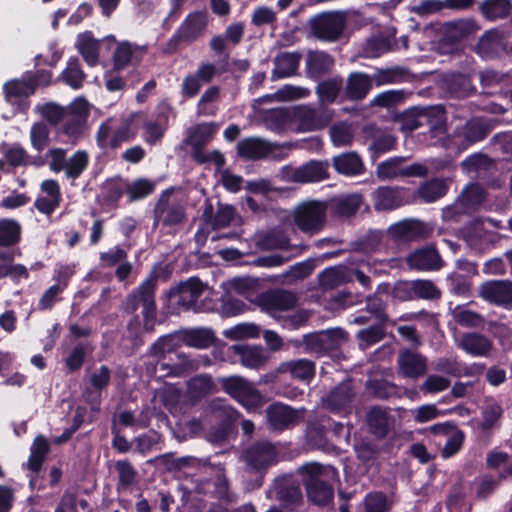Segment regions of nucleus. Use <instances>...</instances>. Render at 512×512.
Here are the masks:
<instances>
[{
    "label": "nucleus",
    "mask_w": 512,
    "mask_h": 512,
    "mask_svg": "<svg viewBox=\"0 0 512 512\" xmlns=\"http://www.w3.org/2000/svg\"><path fill=\"white\" fill-rule=\"evenodd\" d=\"M211 295L212 291L207 284L191 277L172 288L168 298L170 304L178 309L208 312L217 309V304L210 298Z\"/></svg>",
    "instance_id": "1"
},
{
    "label": "nucleus",
    "mask_w": 512,
    "mask_h": 512,
    "mask_svg": "<svg viewBox=\"0 0 512 512\" xmlns=\"http://www.w3.org/2000/svg\"><path fill=\"white\" fill-rule=\"evenodd\" d=\"M327 205L323 201L308 200L298 204L292 214L295 226L303 233L312 236L324 228Z\"/></svg>",
    "instance_id": "2"
},
{
    "label": "nucleus",
    "mask_w": 512,
    "mask_h": 512,
    "mask_svg": "<svg viewBox=\"0 0 512 512\" xmlns=\"http://www.w3.org/2000/svg\"><path fill=\"white\" fill-rule=\"evenodd\" d=\"M222 389L247 410L260 407L264 398L255 385L241 376L219 378Z\"/></svg>",
    "instance_id": "3"
},
{
    "label": "nucleus",
    "mask_w": 512,
    "mask_h": 512,
    "mask_svg": "<svg viewBox=\"0 0 512 512\" xmlns=\"http://www.w3.org/2000/svg\"><path fill=\"white\" fill-rule=\"evenodd\" d=\"M218 353L222 356V361H239L244 367L249 369L262 368L269 359V354L262 346L237 344L223 345L218 348Z\"/></svg>",
    "instance_id": "4"
},
{
    "label": "nucleus",
    "mask_w": 512,
    "mask_h": 512,
    "mask_svg": "<svg viewBox=\"0 0 512 512\" xmlns=\"http://www.w3.org/2000/svg\"><path fill=\"white\" fill-rule=\"evenodd\" d=\"M155 280L147 279L137 290L130 294L126 301V310L135 312L139 306L143 307L144 328L152 331L155 325L156 307L154 301Z\"/></svg>",
    "instance_id": "5"
},
{
    "label": "nucleus",
    "mask_w": 512,
    "mask_h": 512,
    "mask_svg": "<svg viewBox=\"0 0 512 512\" xmlns=\"http://www.w3.org/2000/svg\"><path fill=\"white\" fill-rule=\"evenodd\" d=\"M334 117L331 109L311 104L299 105L294 108L292 121L300 132H312L326 127Z\"/></svg>",
    "instance_id": "6"
},
{
    "label": "nucleus",
    "mask_w": 512,
    "mask_h": 512,
    "mask_svg": "<svg viewBox=\"0 0 512 512\" xmlns=\"http://www.w3.org/2000/svg\"><path fill=\"white\" fill-rule=\"evenodd\" d=\"M297 303L296 296L281 289H271L255 297L254 304L261 311L278 321L284 313L291 311Z\"/></svg>",
    "instance_id": "7"
},
{
    "label": "nucleus",
    "mask_w": 512,
    "mask_h": 512,
    "mask_svg": "<svg viewBox=\"0 0 512 512\" xmlns=\"http://www.w3.org/2000/svg\"><path fill=\"white\" fill-rule=\"evenodd\" d=\"M225 71L215 63L202 61L193 73L186 75L181 84V94L184 98H193L201 90L202 86L213 81Z\"/></svg>",
    "instance_id": "8"
},
{
    "label": "nucleus",
    "mask_w": 512,
    "mask_h": 512,
    "mask_svg": "<svg viewBox=\"0 0 512 512\" xmlns=\"http://www.w3.org/2000/svg\"><path fill=\"white\" fill-rule=\"evenodd\" d=\"M310 476L306 479L305 485L308 498L317 505H326L333 498V489L324 480V476L334 474L332 468H323L317 464L306 467Z\"/></svg>",
    "instance_id": "9"
},
{
    "label": "nucleus",
    "mask_w": 512,
    "mask_h": 512,
    "mask_svg": "<svg viewBox=\"0 0 512 512\" xmlns=\"http://www.w3.org/2000/svg\"><path fill=\"white\" fill-rule=\"evenodd\" d=\"M208 15L204 11L190 13L167 43L166 52L176 50L181 41L192 42L206 29Z\"/></svg>",
    "instance_id": "10"
},
{
    "label": "nucleus",
    "mask_w": 512,
    "mask_h": 512,
    "mask_svg": "<svg viewBox=\"0 0 512 512\" xmlns=\"http://www.w3.org/2000/svg\"><path fill=\"white\" fill-rule=\"evenodd\" d=\"M328 162L310 161L297 168L284 166L279 175L287 182L294 183H314L320 182L328 177Z\"/></svg>",
    "instance_id": "11"
},
{
    "label": "nucleus",
    "mask_w": 512,
    "mask_h": 512,
    "mask_svg": "<svg viewBox=\"0 0 512 512\" xmlns=\"http://www.w3.org/2000/svg\"><path fill=\"white\" fill-rule=\"evenodd\" d=\"M346 22L340 12H324L310 20L314 35L324 41H336L342 35Z\"/></svg>",
    "instance_id": "12"
},
{
    "label": "nucleus",
    "mask_w": 512,
    "mask_h": 512,
    "mask_svg": "<svg viewBox=\"0 0 512 512\" xmlns=\"http://www.w3.org/2000/svg\"><path fill=\"white\" fill-rule=\"evenodd\" d=\"M3 89L7 103L15 111L24 112L29 107V96L35 92V84L31 76L23 75L21 79L6 82Z\"/></svg>",
    "instance_id": "13"
},
{
    "label": "nucleus",
    "mask_w": 512,
    "mask_h": 512,
    "mask_svg": "<svg viewBox=\"0 0 512 512\" xmlns=\"http://www.w3.org/2000/svg\"><path fill=\"white\" fill-rule=\"evenodd\" d=\"M478 295L490 304L512 308V282L509 280L485 281L478 287Z\"/></svg>",
    "instance_id": "14"
},
{
    "label": "nucleus",
    "mask_w": 512,
    "mask_h": 512,
    "mask_svg": "<svg viewBox=\"0 0 512 512\" xmlns=\"http://www.w3.org/2000/svg\"><path fill=\"white\" fill-rule=\"evenodd\" d=\"M277 454V449L272 443L263 441L251 446L246 451L244 459L251 470L261 471L276 463Z\"/></svg>",
    "instance_id": "15"
},
{
    "label": "nucleus",
    "mask_w": 512,
    "mask_h": 512,
    "mask_svg": "<svg viewBox=\"0 0 512 512\" xmlns=\"http://www.w3.org/2000/svg\"><path fill=\"white\" fill-rule=\"evenodd\" d=\"M155 219L157 223L164 226H174L184 219V208L175 199L171 198V192H164L155 208Z\"/></svg>",
    "instance_id": "16"
},
{
    "label": "nucleus",
    "mask_w": 512,
    "mask_h": 512,
    "mask_svg": "<svg viewBox=\"0 0 512 512\" xmlns=\"http://www.w3.org/2000/svg\"><path fill=\"white\" fill-rule=\"evenodd\" d=\"M342 339H344V332L342 330H327L305 335L304 345L307 352L321 355L335 349Z\"/></svg>",
    "instance_id": "17"
},
{
    "label": "nucleus",
    "mask_w": 512,
    "mask_h": 512,
    "mask_svg": "<svg viewBox=\"0 0 512 512\" xmlns=\"http://www.w3.org/2000/svg\"><path fill=\"white\" fill-rule=\"evenodd\" d=\"M302 418V411L283 404H273L267 408V420L273 430L282 431L295 425Z\"/></svg>",
    "instance_id": "18"
},
{
    "label": "nucleus",
    "mask_w": 512,
    "mask_h": 512,
    "mask_svg": "<svg viewBox=\"0 0 512 512\" xmlns=\"http://www.w3.org/2000/svg\"><path fill=\"white\" fill-rule=\"evenodd\" d=\"M268 498H273L282 503L285 508H293L301 499V492L298 487L291 483L288 477L275 479L267 492Z\"/></svg>",
    "instance_id": "19"
},
{
    "label": "nucleus",
    "mask_w": 512,
    "mask_h": 512,
    "mask_svg": "<svg viewBox=\"0 0 512 512\" xmlns=\"http://www.w3.org/2000/svg\"><path fill=\"white\" fill-rule=\"evenodd\" d=\"M377 210H392L408 203L407 190L400 187H379L373 193Z\"/></svg>",
    "instance_id": "20"
},
{
    "label": "nucleus",
    "mask_w": 512,
    "mask_h": 512,
    "mask_svg": "<svg viewBox=\"0 0 512 512\" xmlns=\"http://www.w3.org/2000/svg\"><path fill=\"white\" fill-rule=\"evenodd\" d=\"M398 367L404 377L415 380L427 372V359L410 350H402L398 356Z\"/></svg>",
    "instance_id": "21"
},
{
    "label": "nucleus",
    "mask_w": 512,
    "mask_h": 512,
    "mask_svg": "<svg viewBox=\"0 0 512 512\" xmlns=\"http://www.w3.org/2000/svg\"><path fill=\"white\" fill-rule=\"evenodd\" d=\"M41 191L43 195L37 197L34 206L40 213L51 215L60 205V186L55 180H44L41 183Z\"/></svg>",
    "instance_id": "22"
},
{
    "label": "nucleus",
    "mask_w": 512,
    "mask_h": 512,
    "mask_svg": "<svg viewBox=\"0 0 512 512\" xmlns=\"http://www.w3.org/2000/svg\"><path fill=\"white\" fill-rule=\"evenodd\" d=\"M407 263L410 268L431 271L442 267V259L433 247H425L415 250L407 257Z\"/></svg>",
    "instance_id": "23"
},
{
    "label": "nucleus",
    "mask_w": 512,
    "mask_h": 512,
    "mask_svg": "<svg viewBox=\"0 0 512 512\" xmlns=\"http://www.w3.org/2000/svg\"><path fill=\"white\" fill-rule=\"evenodd\" d=\"M420 120H423L429 128V133L436 144L446 135V116L441 106H434L420 112Z\"/></svg>",
    "instance_id": "24"
},
{
    "label": "nucleus",
    "mask_w": 512,
    "mask_h": 512,
    "mask_svg": "<svg viewBox=\"0 0 512 512\" xmlns=\"http://www.w3.org/2000/svg\"><path fill=\"white\" fill-rule=\"evenodd\" d=\"M458 346L474 357H488L493 349L492 341L478 333L464 334L460 338Z\"/></svg>",
    "instance_id": "25"
},
{
    "label": "nucleus",
    "mask_w": 512,
    "mask_h": 512,
    "mask_svg": "<svg viewBox=\"0 0 512 512\" xmlns=\"http://www.w3.org/2000/svg\"><path fill=\"white\" fill-rule=\"evenodd\" d=\"M274 147L261 138L250 137L237 144V153L245 159H260L270 155Z\"/></svg>",
    "instance_id": "26"
},
{
    "label": "nucleus",
    "mask_w": 512,
    "mask_h": 512,
    "mask_svg": "<svg viewBox=\"0 0 512 512\" xmlns=\"http://www.w3.org/2000/svg\"><path fill=\"white\" fill-rule=\"evenodd\" d=\"M171 108L167 105L161 107L156 120H147L143 124V139L148 144H156L161 140L168 126V117Z\"/></svg>",
    "instance_id": "27"
},
{
    "label": "nucleus",
    "mask_w": 512,
    "mask_h": 512,
    "mask_svg": "<svg viewBox=\"0 0 512 512\" xmlns=\"http://www.w3.org/2000/svg\"><path fill=\"white\" fill-rule=\"evenodd\" d=\"M75 47L89 66H96L99 62L100 40L93 37L90 31L77 36Z\"/></svg>",
    "instance_id": "28"
},
{
    "label": "nucleus",
    "mask_w": 512,
    "mask_h": 512,
    "mask_svg": "<svg viewBox=\"0 0 512 512\" xmlns=\"http://www.w3.org/2000/svg\"><path fill=\"white\" fill-rule=\"evenodd\" d=\"M335 170L345 176H357L363 173L364 164L356 152H346L332 159Z\"/></svg>",
    "instance_id": "29"
},
{
    "label": "nucleus",
    "mask_w": 512,
    "mask_h": 512,
    "mask_svg": "<svg viewBox=\"0 0 512 512\" xmlns=\"http://www.w3.org/2000/svg\"><path fill=\"white\" fill-rule=\"evenodd\" d=\"M180 337L183 345L205 349L213 344L215 336L211 329L208 328H193L180 330Z\"/></svg>",
    "instance_id": "30"
},
{
    "label": "nucleus",
    "mask_w": 512,
    "mask_h": 512,
    "mask_svg": "<svg viewBox=\"0 0 512 512\" xmlns=\"http://www.w3.org/2000/svg\"><path fill=\"white\" fill-rule=\"evenodd\" d=\"M300 55L293 52H283L274 59L275 67L272 71V79H282L294 75L298 69Z\"/></svg>",
    "instance_id": "31"
},
{
    "label": "nucleus",
    "mask_w": 512,
    "mask_h": 512,
    "mask_svg": "<svg viewBox=\"0 0 512 512\" xmlns=\"http://www.w3.org/2000/svg\"><path fill=\"white\" fill-rule=\"evenodd\" d=\"M278 373H290L295 379L310 381L315 374V364L308 359H298L280 364Z\"/></svg>",
    "instance_id": "32"
},
{
    "label": "nucleus",
    "mask_w": 512,
    "mask_h": 512,
    "mask_svg": "<svg viewBox=\"0 0 512 512\" xmlns=\"http://www.w3.org/2000/svg\"><path fill=\"white\" fill-rule=\"evenodd\" d=\"M352 281V271L344 266L326 268L319 276V282L323 289H334L344 283Z\"/></svg>",
    "instance_id": "33"
},
{
    "label": "nucleus",
    "mask_w": 512,
    "mask_h": 512,
    "mask_svg": "<svg viewBox=\"0 0 512 512\" xmlns=\"http://www.w3.org/2000/svg\"><path fill=\"white\" fill-rule=\"evenodd\" d=\"M334 60L330 55L321 51H311L306 58V71L310 78H318L329 72Z\"/></svg>",
    "instance_id": "34"
},
{
    "label": "nucleus",
    "mask_w": 512,
    "mask_h": 512,
    "mask_svg": "<svg viewBox=\"0 0 512 512\" xmlns=\"http://www.w3.org/2000/svg\"><path fill=\"white\" fill-rule=\"evenodd\" d=\"M141 118L140 113H130L123 117L119 124L115 122L114 143L121 145L123 142L133 139L138 132Z\"/></svg>",
    "instance_id": "35"
},
{
    "label": "nucleus",
    "mask_w": 512,
    "mask_h": 512,
    "mask_svg": "<svg viewBox=\"0 0 512 512\" xmlns=\"http://www.w3.org/2000/svg\"><path fill=\"white\" fill-rule=\"evenodd\" d=\"M225 289L228 293L241 295L250 302L254 303L258 295V280L251 277L233 278L225 283Z\"/></svg>",
    "instance_id": "36"
},
{
    "label": "nucleus",
    "mask_w": 512,
    "mask_h": 512,
    "mask_svg": "<svg viewBox=\"0 0 512 512\" xmlns=\"http://www.w3.org/2000/svg\"><path fill=\"white\" fill-rule=\"evenodd\" d=\"M372 87V79L364 73H352L347 78L346 96L349 99H363Z\"/></svg>",
    "instance_id": "37"
},
{
    "label": "nucleus",
    "mask_w": 512,
    "mask_h": 512,
    "mask_svg": "<svg viewBox=\"0 0 512 512\" xmlns=\"http://www.w3.org/2000/svg\"><path fill=\"white\" fill-rule=\"evenodd\" d=\"M353 393L349 383L340 384L325 400V405L334 413H346Z\"/></svg>",
    "instance_id": "38"
},
{
    "label": "nucleus",
    "mask_w": 512,
    "mask_h": 512,
    "mask_svg": "<svg viewBox=\"0 0 512 512\" xmlns=\"http://www.w3.org/2000/svg\"><path fill=\"white\" fill-rule=\"evenodd\" d=\"M255 245L261 250L287 249L289 239L279 230L258 232L254 236Z\"/></svg>",
    "instance_id": "39"
},
{
    "label": "nucleus",
    "mask_w": 512,
    "mask_h": 512,
    "mask_svg": "<svg viewBox=\"0 0 512 512\" xmlns=\"http://www.w3.org/2000/svg\"><path fill=\"white\" fill-rule=\"evenodd\" d=\"M486 199L485 190L479 184L467 185L461 194L457 197L461 206L466 209L468 213L476 211Z\"/></svg>",
    "instance_id": "40"
},
{
    "label": "nucleus",
    "mask_w": 512,
    "mask_h": 512,
    "mask_svg": "<svg viewBox=\"0 0 512 512\" xmlns=\"http://www.w3.org/2000/svg\"><path fill=\"white\" fill-rule=\"evenodd\" d=\"M215 132L213 124H200L188 129L186 144L191 146L196 153H201V148L210 141Z\"/></svg>",
    "instance_id": "41"
},
{
    "label": "nucleus",
    "mask_w": 512,
    "mask_h": 512,
    "mask_svg": "<svg viewBox=\"0 0 512 512\" xmlns=\"http://www.w3.org/2000/svg\"><path fill=\"white\" fill-rule=\"evenodd\" d=\"M447 182L442 178H434L420 185L417 190L418 197L425 203H432L446 195Z\"/></svg>",
    "instance_id": "42"
},
{
    "label": "nucleus",
    "mask_w": 512,
    "mask_h": 512,
    "mask_svg": "<svg viewBox=\"0 0 512 512\" xmlns=\"http://www.w3.org/2000/svg\"><path fill=\"white\" fill-rule=\"evenodd\" d=\"M343 87V81L340 77H333L322 81L316 87L320 106L324 107L336 101Z\"/></svg>",
    "instance_id": "43"
},
{
    "label": "nucleus",
    "mask_w": 512,
    "mask_h": 512,
    "mask_svg": "<svg viewBox=\"0 0 512 512\" xmlns=\"http://www.w3.org/2000/svg\"><path fill=\"white\" fill-rule=\"evenodd\" d=\"M367 133H371L372 135L369 150L373 153L374 158L393 149L395 137L391 133L374 127H369Z\"/></svg>",
    "instance_id": "44"
},
{
    "label": "nucleus",
    "mask_w": 512,
    "mask_h": 512,
    "mask_svg": "<svg viewBox=\"0 0 512 512\" xmlns=\"http://www.w3.org/2000/svg\"><path fill=\"white\" fill-rule=\"evenodd\" d=\"M216 391V386L209 375H197L188 381L187 395L191 400H198Z\"/></svg>",
    "instance_id": "45"
},
{
    "label": "nucleus",
    "mask_w": 512,
    "mask_h": 512,
    "mask_svg": "<svg viewBox=\"0 0 512 512\" xmlns=\"http://www.w3.org/2000/svg\"><path fill=\"white\" fill-rule=\"evenodd\" d=\"M260 332L261 329L259 325L251 322H243L223 330L222 335L231 341H239L256 339L260 336Z\"/></svg>",
    "instance_id": "46"
},
{
    "label": "nucleus",
    "mask_w": 512,
    "mask_h": 512,
    "mask_svg": "<svg viewBox=\"0 0 512 512\" xmlns=\"http://www.w3.org/2000/svg\"><path fill=\"white\" fill-rule=\"evenodd\" d=\"M424 232V225L418 220H405L390 226L388 233L404 240L419 237Z\"/></svg>",
    "instance_id": "47"
},
{
    "label": "nucleus",
    "mask_w": 512,
    "mask_h": 512,
    "mask_svg": "<svg viewBox=\"0 0 512 512\" xmlns=\"http://www.w3.org/2000/svg\"><path fill=\"white\" fill-rule=\"evenodd\" d=\"M329 136L333 146H350L354 140L355 129L347 122H337L329 128Z\"/></svg>",
    "instance_id": "48"
},
{
    "label": "nucleus",
    "mask_w": 512,
    "mask_h": 512,
    "mask_svg": "<svg viewBox=\"0 0 512 512\" xmlns=\"http://www.w3.org/2000/svg\"><path fill=\"white\" fill-rule=\"evenodd\" d=\"M512 10L510 0H483L480 11L488 20H496L509 15Z\"/></svg>",
    "instance_id": "49"
},
{
    "label": "nucleus",
    "mask_w": 512,
    "mask_h": 512,
    "mask_svg": "<svg viewBox=\"0 0 512 512\" xmlns=\"http://www.w3.org/2000/svg\"><path fill=\"white\" fill-rule=\"evenodd\" d=\"M183 345L180 337V330L161 336L150 348L151 355L162 357L166 353H171Z\"/></svg>",
    "instance_id": "50"
},
{
    "label": "nucleus",
    "mask_w": 512,
    "mask_h": 512,
    "mask_svg": "<svg viewBox=\"0 0 512 512\" xmlns=\"http://www.w3.org/2000/svg\"><path fill=\"white\" fill-rule=\"evenodd\" d=\"M89 164V155L84 150L76 151L70 158H68L65 175L68 179H77L87 169Z\"/></svg>",
    "instance_id": "51"
},
{
    "label": "nucleus",
    "mask_w": 512,
    "mask_h": 512,
    "mask_svg": "<svg viewBox=\"0 0 512 512\" xmlns=\"http://www.w3.org/2000/svg\"><path fill=\"white\" fill-rule=\"evenodd\" d=\"M48 450L49 444L46 438L37 436L31 446V454L27 462V467L32 472H38L40 470Z\"/></svg>",
    "instance_id": "52"
},
{
    "label": "nucleus",
    "mask_w": 512,
    "mask_h": 512,
    "mask_svg": "<svg viewBox=\"0 0 512 512\" xmlns=\"http://www.w3.org/2000/svg\"><path fill=\"white\" fill-rule=\"evenodd\" d=\"M466 242L475 248H479L490 240V234L486 229L485 222L476 220L464 232Z\"/></svg>",
    "instance_id": "53"
},
{
    "label": "nucleus",
    "mask_w": 512,
    "mask_h": 512,
    "mask_svg": "<svg viewBox=\"0 0 512 512\" xmlns=\"http://www.w3.org/2000/svg\"><path fill=\"white\" fill-rule=\"evenodd\" d=\"M62 80L71 88L79 89L82 87L85 74L80 67L79 60L72 57L68 60L67 67L61 74Z\"/></svg>",
    "instance_id": "54"
},
{
    "label": "nucleus",
    "mask_w": 512,
    "mask_h": 512,
    "mask_svg": "<svg viewBox=\"0 0 512 512\" xmlns=\"http://www.w3.org/2000/svg\"><path fill=\"white\" fill-rule=\"evenodd\" d=\"M412 287L414 297L422 299H436L440 297V291L430 280H415L411 284H402L399 289L403 290Z\"/></svg>",
    "instance_id": "55"
},
{
    "label": "nucleus",
    "mask_w": 512,
    "mask_h": 512,
    "mask_svg": "<svg viewBox=\"0 0 512 512\" xmlns=\"http://www.w3.org/2000/svg\"><path fill=\"white\" fill-rule=\"evenodd\" d=\"M367 422L370 429L379 437L387 434L389 429V418L387 412L381 408H372L367 416Z\"/></svg>",
    "instance_id": "56"
},
{
    "label": "nucleus",
    "mask_w": 512,
    "mask_h": 512,
    "mask_svg": "<svg viewBox=\"0 0 512 512\" xmlns=\"http://www.w3.org/2000/svg\"><path fill=\"white\" fill-rule=\"evenodd\" d=\"M502 407L493 402L484 407L481 413V420L478 423V427L482 432H489L491 429L497 426L500 418L502 417Z\"/></svg>",
    "instance_id": "57"
},
{
    "label": "nucleus",
    "mask_w": 512,
    "mask_h": 512,
    "mask_svg": "<svg viewBox=\"0 0 512 512\" xmlns=\"http://www.w3.org/2000/svg\"><path fill=\"white\" fill-rule=\"evenodd\" d=\"M155 189V183L144 178L136 179L125 185L129 201H136L150 195Z\"/></svg>",
    "instance_id": "58"
},
{
    "label": "nucleus",
    "mask_w": 512,
    "mask_h": 512,
    "mask_svg": "<svg viewBox=\"0 0 512 512\" xmlns=\"http://www.w3.org/2000/svg\"><path fill=\"white\" fill-rule=\"evenodd\" d=\"M487 465L490 468L500 470V477L506 478L512 474V459L500 450H494L487 455Z\"/></svg>",
    "instance_id": "59"
},
{
    "label": "nucleus",
    "mask_w": 512,
    "mask_h": 512,
    "mask_svg": "<svg viewBox=\"0 0 512 512\" xmlns=\"http://www.w3.org/2000/svg\"><path fill=\"white\" fill-rule=\"evenodd\" d=\"M479 26L473 19H460L447 25V33L453 40H459L474 34Z\"/></svg>",
    "instance_id": "60"
},
{
    "label": "nucleus",
    "mask_w": 512,
    "mask_h": 512,
    "mask_svg": "<svg viewBox=\"0 0 512 512\" xmlns=\"http://www.w3.org/2000/svg\"><path fill=\"white\" fill-rule=\"evenodd\" d=\"M362 197L359 194H349L336 198L333 201V207L341 216L353 215L361 206Z\"/></svg>",
    "instance_id": "61"
},
{
    "label": "nucleus",
    "mask_w": 512,
    "mask_h": 512,
    "mask_svg": "<svg viewBox=\"0 0 512 512\" xmlns=\"http://www.w3.org/2000/svg\"><path fill=\"white\" fill-rule=\"evenodd\" d=\"M220 89L218 86H211L202 94L197 103V114L203 116H212L216 113L213 105L219 99Z\"/></svg>",
    "instance_id": "62"
},
{
    "label": "nucleus",
    "mask_w": 512,
    "mask_h": 512,
    "mask_svg": "<svg viewBox=\"0 0 512 512\" xmlns=\"http://www.w3.org/2000/svg\"><path fill=\"white\" fill-rule=\"evenodd\" d=\"M20 231V226L15 220H0V245L9 246L17 243L20 239Z\"/></svg>",
    "instance_id": "63"
},
{
    "label": "nucleus",
    "mask_w": 512,
    "mask_h": 512,
    "mask_svg": "<svg viewBox=\"0 0 512 512\" xmlns=\"http://www.w3.org/2000/svg\"><path fill=\"white\" fill-rule=\"evenodd\" d=\"M404 161V157H393L381 162L376 169L377 176L382 180L401 177V169Z\"/></svg>",
    "instance_id": "64"
}]
</instances>
